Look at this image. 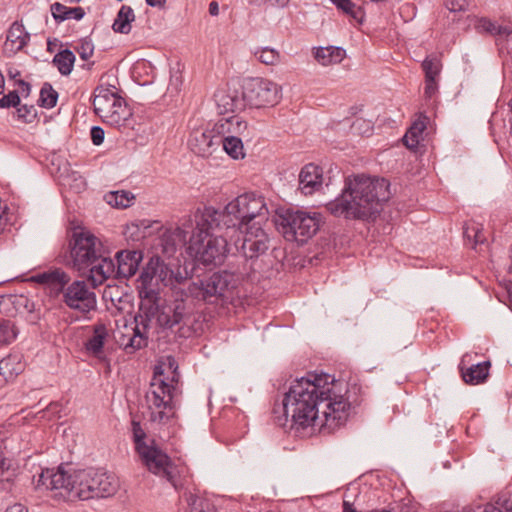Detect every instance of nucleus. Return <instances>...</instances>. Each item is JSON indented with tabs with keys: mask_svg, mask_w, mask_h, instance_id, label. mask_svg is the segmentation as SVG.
I'll use <instances>...</instances> for the list:
<instances>
[{
	"mask_svg": "<svg viewBox=\"0 0 512 512\" xmlns=\"http://www.w3.org/2000/svg\"><path fill=\"white\" fill-rule=\"evenodd\" d=\"M343 383L329 374L295 379L284 394L281 408L285 418L302 428L315 425L337 427L346 422L351 408Z\"/></svg>",
	"mask_w": 512,
	"mask_h": 512,
	"instance_id": "obj_1",
	"label": "nucleus"
},
{
	"mask_svg": "<svg viewBox=\"0 0 512 512\" xmlns=\"http://www.w3.org/2000/svg\"><path fill=\"white\" fill-rule=\"evenodd\" d=\"M390 196V183L386 179L353 174L345 178L341 194L325 207L335 217L365 220L379 214L382 203Z\"/></svg>",
	"mask_w": 512,
	"mask_h": 512,
	"instance_id": "obj_2",
	"label": "nucleus"
},
{
	"mask_svg": "<svg viewBox=\"0 0 512 512\" xmlns=\"http://www.w3.org/2000/svg\"><path fill=\"white\" fill-rule=\"evenodd\" d=\"M73 268L95 288L113 271V260L102 253L101 241L84 228H75L69 240Z\"/></svg>",
	"mask_w": 512,
	"mask_h": 512,
	"instance_id": "obj_3",
	"label": "nucleus"
},
{
	"mask_svg": "<svg viewBox=\"0 0 512 512\" xmlns=\"http://www.w3.org/2000/svg\"><path fill=\"white\" fill-rule=\"evenodd\" d=\"M36 488L45 487L52 497L64 501L90 500L93 489H89L88 475L85 469H77L71 473L62 467L57 470H42L35 482Z\"/></svg>",
	"mask_w": 512,
	"mask_h": 512,
	"instance_id": "obj_4",
	"label": "nucleus"
},
{
	"mask_svg": "<svg viewBox=\"0 0 512 512\" xmlns=\"http://www.w3.org/2000/svg\"><path fill=\"white\" fill-rule=\"evenodd\" d=\"M248 274L246 266H238L233 271L214 272L203 279L189 282L183 293L186 297L214 304L219 300L228 299L237 287L239 279Z\"/></svg>",
	"mask_w": 512,
	"mask_h": 512,
	"instance_id": "obj_5",
	"label": "nucleus"
},
{
	"mask_svg": "<svg viewBox=\"0 0 512 512\" xmlns=\"http://www.w3.org/2000/svg\"><path fill=\"white\" fill-rule=\"evenodd\" d=\"M227 229L242 230L255 224L264 225L269 218V210L261 195L253 192L239 195L226 206Z\"/></svg>",
	"mask_w": 512,
	"mask_h": 512,
	"instance_id": "obj_6",
	"label": "nucleus"
},
{
	"mask_svg": "<svg viewBox=\"0 0 512 512\" xmlns=\"http://www.w3.org/2000/svg\"><path fill=\"white\" fill-rule=\"evenodd\" d=\"M94 112L102 121L121 131L134 128L131 109L124 100L108 88L97 87L92 101Z\"/></svg>",
	"mask_w": 512,
	"mask_h": 512,
	"instance_id": "obj_7",
	"label": "nucleus"
},
{
	"mask_svg": "<svg viewBox=\"0 0 512 512\" xmlns=\"http://www.w3.org/2000/svg\"><path fill=\"white\" fill-rule=\"evenodd\" d=\"M277 224L286 240L304 244L319 230L321 215L303 210H287L280 215Z\"/></svg>",
	"mask_w": 512,
	"mask_h": 512,
	"instance_id": "obj_8",
	"label": "nucleus"
},
{
	"mask_svg": "<svg viewBox=\"0 0 512 512\" xmlns=\"http://www.w3.org/2000/svg\"><path fill=\"white\" fill-rule=\"evenodd\" d=\"M145 467L153 474L165 479L176 490L183 486L178 467L170 457L152 440L150 445L137 451Z\"/></svg>",
	"mask_w": 512,
	"mask_h": 512,
	"instance_id": "obj_9",
	"label": "nucleus"
},
{
	"mask_svg": "<svg viewBox=\"0 0 512 512\" xmlns=\"http://www.w3.org/2000/svg\"><path fill=\"white\" fill-rule=\"evenodd\" d=\"M196 317L193 309L183 299L176 300L172 305L161 308L158 315V326L163 330L177 327L176 334L181 338H188L193 334V324Z\"/></svg>",
	"mask_w": 512,
	"mask_h": 512,
	"instance_id": "obj_10",
	"label": "nucleus"
},
{
	"mask_svg": "<svg viewBox=\"0 0 512 512\" xmlns=\"http://www.w3.org/2000/svg\"><path fill=\"white\" fill-rule=\"evenodd\" d=\"M242 96L245 106L251 108L274 106L281 98V88L271 80L251 77L243 82Z\"/></svg>",
	"mask_w": 512,
	"mask_h": 512,
	"instance_id": "obj_11",
	"label": "nucleus"
},
{
	"mask_svg": "<svg viewBox=\"0 0 512 512\" xmlns=\"http://www.w3.org/2000/svg\"><path fill=\"white\" fill-rule=\"evenodd\" d=\"M245 229L246 231L241 247L240 249L237 248L240 255L236 256L243 260L244 264L242 267L247 266L248 260L256 259L265 254L270 247V239L263 225L255 226V224H253ZM246 268L249 271L251 270V266Z\"/></svg>",
	"mask_w": 512,
	"mask_h": 512,
	"instance_id": "obj_12",
	"label": "nucleus"
},
{
	"mask_svg": "<svg viewBox=\"0 0 512 512\" xmlns=\"http://www.w3.org/2000/svg\"><path fill=\"white\" fill-rule=\"evenodd\" d=\"M63 302L73 310H77L82 314H88L97 307L96 294L89 290L87 284L83 280H76L64 287Z\"/></svg>",
	"mask_w": 512,
	"mask_h": 512,
	"instance_id": "obj_13",
	"label": "nucleus"
},
{
	"mask_svg": "<svg viewBox=\"0 0 512 512\" xmlns=\"http://www.w3.org/2000/svg\"><path fill=\"white\" fill-rule=\"evenodd\" d=\"M89 489H93L91 499L106 498L114 495L119 488L118 479L114 474L101 468H86Z\"/></svg>",
	"mask_w": 512,
	"mask_h": 512,
	"instance_id": "obj_14",
	"label": "nucleus"
},
{
	"mask_svg": "<svg viewBox=\"0 0 512 512\" xmlns=\"http://www.w3.org/2000/svg\"><path fill=\"white\" fill-rule=\"evenodd\" d=\"M226 208L219 211L212 206H205L203 209L196 211V228L200 233L201 242L211 237L214 231L227 228L226 224Z\"/></svg>",
	"mask_w": 512,
	"mask_h": 512,
	"instance_id": "obj_15",
	"label": "nucleus"
},
{
	"mask_svg": "<svg viewBox=\"0 0 512 512\" xmlns=\"http://www.w3.org/2000/svg\"><path fill=\"white\" fill-rule=\"evenodd\" d=\"M117 265L113 261V271L106 273V280L110 277L116 279H129L134 276L143 260L141 250H120L115 255Z\"/></svg>",
	"mask_w": 512,
	"mask_h": 512,
	"instance_id": "obj_16",
	"label": "nucleus"
},
{
	"mask_svg": "<svg viewBox=\"0 0 512 512\" xmlns=\"http://www.w3.org/2000/svg\"><path fill=\"white\" fill-rule=\"evenodd\" d=\"M166 242L171 246H183L190 243L192 246L201 242L200 233L196 228V213L194 216L183 217L180 224L169 234L165 235Z\"/></svg>",
	"mask_w": 512,
	"mask_h": 512,
	"instance_id": "obj_17",
	"label": "nucleus"
},
{
	"mask_svg": "<svg viewBox=\"0 0 512 512\" xmlns=\"http://www.w3.org/2000/svg\"><path fill=\"white\" fill-rule=\"evenodd\" d=\"M202 248H198V259L204 265H221L230 252L227 240L223 236L207 237Z\"/></svg>",
	"mask_w": 512,
	"mask_h": 512,
	"instance_id": "obj_18",
	"label": "nucleus"
},
{
	"mask_svg": "<svg viewBox=\"0 0 512 512\" xmlns=\"http://www.w3.org/2000/svg\"><path fill=\"white\" fill-rule=\"evenodd\" d=\"M221 138L212 130H194L189 137L188 146L193 153L201 157H209L220 147Z\"/></svg>",
	"mask_w": 512,
	"mask_h": 512,
	"instance_id": "obj_19",
	"label": "nucleus"
},
{
	"mask_svg": "<svg viewBox=\"0 0 512 512\" xmlns=\"http://www.w3.org/2000/svg\"><path fill=\"white\" fill-rule=\"evenodd\" d=\"M214 132L217 136L226 137L229 135L238 136L249 140L251 138L246 121L242 120L238 115L221 118L214 124Z\"/></svg>",
	"mask_w": 512,
	"mask_h": 512,
	"instance_id": "obj_20",
	"label": "nucleus"
},
{
	"mask_svg": "<svg viewBox=\"0 0 512 512\" xmlns=\"http://www.w3.org/2000/svg\"><path fill=\"white\" fill-rule=\"evenodd\" d=\"M468 358H470V355L465 354L462 357L461 363L459 365L462 379L469 385H478L484 383L489 376L491 362L487 360L481 363L472 364L469 367H465V362L468 361Z\"/></svg>",
	"mask_w": 512,
	"mask_h": 512,
	"instance_id": "obj_21",
	"label": "nucleus"
},
{
	"mask_svg": "<svg viewBox=\"0 0 512 512\" xmlns=\"http://www.w3.org/2000/svg\"><path fill=\"white\" fill-rule=\"evenodd\" d=\"M156 262H147L137 280V289L140 297L149 299L158 298L160 286L153 271Z\"/></svg>",
	"mask_w": 512,
	"mask_h": 512,
	"instance_id": "obj_22",
	"label": "nucleus"
},
{
	"mask_svg": "<svg viewBox=\"0 0 512 512\" xmlns=\"http://www.w3.org/2000/svg\"><path fill=\"white\" fill-rule=\"evenodd\" d=\"M322 185V169L315 164L305 165L299 174V189L304 195H311Z\"/></svg>",
	"mask_w": 512,
	"mask_h": 512,
	"instance_id": "obj_23",
	"label": "nucleus"
},
{
	"mask_svg": "<svg viewBox=\"0 0 512 512\" xmlns=\"http://www.w3.org/2000/svg\"><path fill=\"white\" fill-rule=\"evenodd\" d=\"M31 280L38 284H44L50 287L55 293L64 291L68 285L70 276L61 268H55L31 277Z\"/></svg>",
	"mask_w": 512,
	"mask_h": 512,
	"instance_id": "obj_24",
	"label": "nucleus"
},
{
	"mask_svg": "<svg viewBox=\"0 0 512 512\" xmlns=\"http://www.w3.org/2000/svg\"><path fill=\"white\" fill-rule=\"evenodd\" d=\"M174 387L166 383L164 380H159L158 383H152L151 389L146 395L149 409H158L165 404L173 403Z\"/></svg>",
	"mask_w": 512,
	"mask_h": 512,
	"instance_id": "obj_25",
	"label": "nucleus"
},
{
	"mask_svg": "<svg viewBox=\"0 0 512 512\" xmlns=\"http://www.w3.org/2000/svg\"><path fill=\"white\" fill-rule=\"evenodd\" d=\"M29 40L30 34L25 31L24 26L14 22L7 32L4 50L9 55H15L27 45Z\"/></svg>",
	"mask_w": 512,
	"mask_h": 512,
	"instance_id": "obj_26",
	"label": "nucleus"
},
{
	"mask_svg": "<svg viewBox=\"0 0 512 512\" xmlns=\"http://www.w3.org/2000/svg\"><path fill=\"white\" fill-rule=\"evenodd\" d=\"M313 54L320 65L329 66L342 62L346 57V50L338 46L318 47Z\"/></svg>",
	"mask_w": 512,
	"mask_h": 512,
	"instance_id": "obj_27",
	"label": "nucleus"
},
{
	"mask_svg": "<svg viewBox=\"0 0 512 512\" xmlns=\"http://www.w3.org/2000/svg\"><path fill=\"white\" fill-rule=\"evenodd\" d=\"M108 335L107 326L103 322L96 323L93 326V335L85 343L86 350L99 357L103 353L104 343Z\"/></svg>",
	"mask_w": 512,
	"mask_h": 512,
	"instance_id": "obj_28",
	"label": "nucleus"
},
{
	"mask_svg": "<svg viewBox=\"0 0 512 512\" xmlns=\"http://www.w3.org/2000/svg\"><path fill=\"white\" fill-rule=\"evenodd\" d=\"M215 101L219 113L224 114L228 112H235L244 109L245 103L243 96L239 98L236 94L221 91L215 94Z\"/></svg>",
	"mask_w": 512,
	"mask_h": 512,
	"instance_id": "obj_29",
	"label": "nucleus"
},
{
	"mask_svg": "<svg viewBox=\"0 0 512 512\" xmlns=\"http://www.w3.org/2000/svg\"><path fill=\"white\" fill-rule=\"evenodd\" d=\"M50 11L56 23H61L68 19L79 21L85 16V11L82 7L70 8L60 2L51 4Z\"/></svg>",
	"mask_w": 512,
	"mask_h": 512,
	"instance_id": "obj_30",
	"label": "nucleus"
},
{
	"mask_svg": "<svg viewBox=\"0 0 512 512\" xmlns=\"http://www.w3.org/2000/svg\"><path fill=\"white\" fill-rule=\"evenodd\" d=\"M183 498L186 503L184 512H216L213 503L205 497L185 492Z\"/></svg>",
	"mask_w": 512,
	"mask_h": 512,
	"instance_id": "obj_31",
	"label": "nucleus"
},
{
	"mask_svg": "<svg viewBox=\"0 0 512 512\" xmlns=\"http://www.w3.org/2000/svg\"><path fill=\"white\" fill-rule=\"evenodd\" d=\"M147 330L135 324L132 328V334H129L127 342H124V351L127 354L135 353L148 344Z\"/></svg>",
	"mask_w": 512,
	"mask_h": 512,
	"instance_id": "obj_32",
	"label": "nucleus"
},
{
	"mask_svg": "<svg viewBox=\"0 0 512 512\" xmlns=\"http://www.w3.org/2000/svg\"><path fill=\"white\" fill-rule=\"evenodd\" d=\"M135 20V14L130 6L123 5L117 13L112 29L121 34L131 31V23Z\"/></svg>",
	"mask_w": 512,
	"mask_h": 512,
	"instance_id": "obj_33",
	"label": "nucleus"
},
{
	"mask_svg": "<svg viewBox=\"0 0 512 512\" xmlns=\"http://www.w3.org/2000/svg\"><path fill=\"white\" fill-rule=\"evenodd\" d=\"M220 147L233 159H243L245 157L243 140L244 138L229 135L226 137H221Z\"/></svg>",
	"mask_w": 512,
	"mask_h": 512,
	"instance_id": "obj_34",
	"label": "nucleus"
},
{
	"mask_svg": "<svg viewBox=\"0 0 512 512\" xmlns=\"http://www.w3.org/2000/svg\"><path fill=\"white\" fill-rule=\"evenodd\" d=\"M76 61L75 54L70 49H63L55 54L52 63L63 76L71 74L74 63Z\"/></svg>",
	"mask_w": 512,
	"mask_h": 512,
	"instance_id": "obj_35",
	"label": "nucleus"
},
{
	"mask_svg": "<svg viewBox=\"0 0 512 512\" xmlns=\"http://www.w3.org/2000/svg\"><path fill=\"white\" fill-rule=\"evenodd\" d=\"M149 262H156V265H153V271L155 272L159 286L170 285L172 283L174 274L173 270L167 264H165V262L159 256H152L149 259Z\"/></svg>",
	"mask_w": 512,
	"mask_h": 512,
	"instance_id": "obj_36",
	"label": "nucleus"
},
{
	"mask_svg": "<svg viewBox=\"0 0 512 512\" xmlns=\"http://www.w3.org/2000/svg\"><path fill=\"white\" fill-rule=\"evenodd\" d=\"M476 29L480 33H488L491 35H509L512 33V29L508 26L498 25L488 18L479 19L476 24Z\"/></svg>",
	"mask_w": 512,
	"mask_h": 512,
	"instance_id": "obj_37",
	"label": "nucleus"
},
{
	"mask_svg": "<svg viewBox=\"0 0 512 512\" xmlns=\"http://www.w3.org/2000/svg\"><path fill=\"white\" fill-rule=\"evenodd\" d=\"M21 369L15 356H8L0 361V376L5 381H12L20 373Z\"/></svg>",
	"mask_w": 512,
	"mask_h": 512,
	"instance_id": "obj_38",
	"label": "nucleus"
},
{
	"mask_svg": "<svg viewBox=\"0 0 512 512\" xmlns=\"http://www.w3.org/2000/svg\"><path fill=\"white\" fill-rule=\"evenodd\" d=\"M151 422L156 424H167L175 416V409L173 403L165 404L158 409H149Z\"/></svg>",
	"mask_w": 512,
	"mask_h": 512,
	"instance_id": "obj_39",
	"label": "nucleus"
},
{
	"mask_svg": "<svg viewBox=\"0 0 512 512\" xmlns=\"http://www.w3.org/2000/svg\"><path fill=\"white\" fill-rule=\"evenodd\" d=\"M134 198L135 197L131 192L125 190L112 191L106 195L107 203L116 208H127L131 206Z\"/></svg>",
	"mask_w": 512,
	"mask_h": 512,
	"instance_id": "obj_40",
	"label": "nucleus"
},
{
	"mask_svg": "<svg viewBox=\"0 0 512 512\" xmlns=\"http://www.w3.org/2000/svg\"><path fill=\"white\" fill-rule=\"evenodd\" d=\"M140 298H141V302H140L138 311L143 316H145L146 318H148L151 321L153 319H156V323L158 324V315L161 312V308L158 304L159 297L153 298V299H149V298H145V297H140Z\"/></svg>",
	"mask_w": 512,
	"mask_h": 512,
	"instance_id": "obj_41",
	"label": "nucleus"
},
{
	"mask_svg": "<svg viewBox=\"0 0 512 512\" xmlns=\"http://www.w3.org/2000/svg\"><path fill=\"white\" fill-rule=\"evenodd\" d=\"M256 59L265 65H276L280 62V53L271 47H258L253 51Z\"/></svg>",
	"mask_w": 512,
	"mask_h": 512,
	"instance_id": "obj_42",
	"label": "nucleus"
},
{
	"mask_svg": "<svg viewBox=\"0 0 512 512\" xmlns=\"http://www.w3.org/2000/svg\"><path fill=\"white\" fill-rule=\"evenodd\" d=\"M441 68V60L436 54L428 55L422 62V69L425 73L426 79H437V77L440 74Z\"/></svg>",
	"mask_w": 512,
	"mask_h": 512,
	"instance_id": "obj_43",
	"label": "nucleus"
},
{
	"mask_svg": "<svg viewBox=\"0 0 512 512\" xmlns=\"http://www.w3.org/2000/svg\"><path fill=\"white\" fill-rule=\"evenodd\" d=\"M58 92L55 91L52 85L45 82L40 90L39 105L44 108H53L57 104Z\"/></svg>",
	"mask_w": 512,
	"mask_h": 512,
	"instance_id": "obj_44",
	"label": "nucleus"
},
{
	"mask_svg": "<svg viewBox=\"0 0 512 512\" xmlns=\"http://www.w3.org/2000/svg\"><path fill=\"white\" fill-rule=\"evenodd\" d=\"M425 129L422 122H415L403 137V142L409 149H415L419 145L420 136Z\"/></svg>",
	"mask_w": 512,
	"mask_h": 512,
	"instance_id": "obj_45",
	"label": "nucleus"
},
{
	"mask_svg": "<svg viewBox=\"0 0 512 512\" xmlns=\"http://www.w3.org/2000/svg\"><path fill=\"white\" fill-rule=\"evenodd\" d=\"M338 10L349 15L358 22H362L363 11L357 7L351 0H330Z\"/></svg>",
	"mask_w": 512,
	"mask_h": 512,
	"instance_id": "obj_46",
	"label": "nucleus"
},
{
	"mask_svg": "<svg viewBox=\"0 0 512 512\" xmlns=\"http://www.w3.org/2000/svg\"><path fill=\"white\" fill-rule=\"evenodd\" d=\"M14 471L10 469V464L0 455V490L8 491L12 486Z\"/></svg>",
	"mask_w": 512,
	"mask_h": 512,
	"instance_id": "obj_47",
	"label": "nucleus"
},
{
	"mask_svg": "<svg viewBox=\"0 0 512 512\" xmlns=\"http://www.w3.org/2000/svg\"><path fill=\"white\" fill-rule=\"evenodd\" d=\"M470 231L473 232V247L476 246L477 244H482L485 242L486 238L483 235V228L480 224H477L475 222L465 224L463 235L464 238L467 239L468 241L472 240Z\"/></svg>",
	"mask_w": 512,
	"mask_h": 512,
	"instance_id": "obj_48",
	"label": "nucleus"
},
{
	"mask_svg": "<svg viewBox=\"0 0 512 512\" xmlns=\"http://www.w3.org/2000/svg\"><path fill=\"white\" fill-rule=\"evenodd\" d=\"M18 331L10 320H0V344H9L16 339Z\"/></svg>",
	"mask_w": 512,
	"mask_h": 512,
	"instance_id": "obj_49",
	"label": "nucleus"
},
{
	"mask_svg": "<svg viewBox=\"0 0 512 512\" xmlns=\"http://www.w3.org/2000/svg\"><path fill=\"white\" fill-rule=\"evenodd\" d=\"M16 111L18 120L24 123H32L37 117V109L34 105H19Z\"/></svg>",
	"mask_w": 512,
	"mask_h": 512,
	"instance_id": "obj_50",
	"label": "nucleus"
},
{
	"mask_svg": "<svg viewBox=\"0 0 512 512\" xmlns=\"http://www.w3.org/2000/svg\"><path fill=\"white\" fill-rule=\"evenodd\" d=\"M75 50L82 60L87 61L94 53V44L91 39L86 37L80 40Z\"/></svg>",
	"mask_w": 512,
	"mask_h": 512,
	"instance_id": "obj_51",
	"label": "nucleus"
},
{
	"mask_svg": "<svg viewBox=\"0 0 512 512\" xmlns=\"http://www.w3.org/2000/svg\"><path fill=\"white\" fill-rule=\"evenodd\" d=\"M132 432L135 442L136 451L141 450V447L148 446L149 444L145 441L146 433L142 429L141 425L137 421H132Z\"/></svg>",
	"mask_w": 512,
	"mask_h": 512,
	"instance_id": "obj_52",
	"label": "nucleus"
},
{
	"mask_svg": "<svg viewBox=\"0 0 512 512\" xmlns=\"http://www.w3.org/2000/svg\"><path fill=\"white\" fill-rule=\"evenodd\" d=\"M20 96L18 91L13 90L10 91L8 94L3 95L0 98V108L7 109L11 107H18L20 105Z\"/></svg>",
	"mask_w": 512,
	"mask_h": 512,
	"instance_id": "obj_53",
	"label": "nucleus"
},
{
	"mask_svg": "<svg viewBox=\"0 0 512 512\" xmlns=\"http://www.w3.org/2000/svg\"><path fill=\"white\" fill-rule=\"evenodd\" d=\"M358 495H352L349 491L344 493L342 512H361L356 508Z\"/></svg>",
	"mask_w": 512,
	"mask_h": 512,
	"instance_id": "obj_54",
	"label": "nucleus"
},
{
	"mask_svg": "<svg viewBox=\"0 0 512 512\" xmlns=\"http://www.w3.org/2000/svg\"><path fill=\"white\" fill-rule=\"evenodd\" d=\"M470 0H446V7L451 12L465 11L469 6Z\"/></svg>",
	"mask_w": 512,
	"mask_h": 512,
	"instance_id": "obj_55",
	"label": "nucleus"
},
{
	"mask_svg": "<svg viewBox=\"0 0 512 512\" xmlns=\"http://www.w3.org/2000/svg\"><path fill=\"white\" fill-rule=\"evenodd\" d=\"M181 85H182V76L180 73L176 72L171 75L167 90L171 94L178 93Z\"/></svg>",
	"mask_w": 512,
	"mask_h": 512,
	"instance_id": "obj_56",
	"label": "nucleus"
},
{
	"mask_svg": "<svg viewBox=\"0 0 512 512\" xmlns=\"http://www.w3.org/2000/svg\"><path fill=\"white\" fill-rule=\"evenodd\" d=\"M90 135H91L92 143L96 146H99L104 141L105 132H104L103 128H101L100 126H93L91 128Z\"/></svg>",
	"mask_w": 512,
	"mask_h": 512,
	"instance_id": "obj_57",
	"label": "nucleus"
},
{
	"mask_svg": "<svg viewBox=\"0 0 512 512\" xmlns=\"http://www.w3.org/2000/svg\"><path fill=\"white\" fill-rule=\"evenodd\" d=\"M13 304L18 307L23 306L24 309L29 313L33 312L35 308L34 302L30 301L27 297L23 295L15 296Z\"/></svg>",
	"mask_w": 512,
	"mask_h": 512,
	"instance_id": "obj_58",
	"label": "nucleus"
},
{
	"mask_svg": "<svg viewBox=\"0 0 512 512\" xmlns=\"http://www.w3.org/2000/svg\"><path fill=\"white\" fill-rule=\"evenodd\" d=\"M437 90H438L437 79L432 78V80H430V79L425 78L424 94H425L426 98L433 97L435 95V93L437 92Z\"/></svg>",
	"mask_w": 512,
	"mask_h": 512,
	"instance_id": "obj_59",
	"label": "nucleus"
},
{
	"mask_svg": "<svg viewBox=\"0 0 512 512\" xmlns=\"http://www.w3.org/2000/svg\"><path fill=\"white\" fill-rule=\"evenodd\" d=\"M134 323L139 326V327H142L143 329L147 330L149 329L150 327V323H151V320H149L148 318H146L145 316H143L139 311L135 314L134 316Z\"/></svg>",
	"mask_w": 512,
	"mask_h": 512,
	"instance_id": "obj_60",
	"label": "nucleus"
},
{
	"mask_svg": "<svg viewBox=\"0 0 512 512\" xmlns=\"http://www.w3.org/2000/svg\"><path fill=\"white\" fill-rule=\"evenodd\" d=\"M17 84L22 87V91L21 92H22L23 96L24 97H28L30 92H31V85L28 82H26V81H24L22 79H19L17 81Z\"/></svg>",
	"mask_w": 512,
	"mask_h": 512,
	"instance_id": "obj_61",
	"label": "nucleus"
},
{
	"mask_svg": "<svg viewBox=\"0 0 512 512\" xmlns=\"http://www.w3.org/2000/svg\"><path fill=\"white\" fill-rule=\"evenodd\" d=\"M5 512H28V509L21 503H15L7 507Z\"/></svg>",
	"mask_w": 512,
	"mask_h": 512,
	"instance_id": "obj_62",
	"label": "nucleus"
},
{
	"mask_svg": "<svg viewBox=\"0 0 512 512\" xmlns=\"http://www.w3.org/2000/svg\"><path fill=\"white\" fill-rule=\"evenodd\" d=\"M147 5L151 7L163 8L165 6L166 0H145Z\"/></svg>",
	"mask_w": 512,
	"mask_h": 512,
	"instance_id": "obj_63",
	"label": "nucleus"
},
{
	"mask_svg": "<svg viewBox=\"0 0 512 512\" xmlns=\"http://www.w3.org/2000/svg\"><path fill=\"white\" fill-rule=\"evenodd\" d=\"M209 13L211 16H217L219 14V5L216 1H212L209 4Z\"/></svg>",
	"mask_w": 512,
	"mask_h": 512,
	"instance_id": "obj_64",
	"label": "nucleus"
}]
</instances>
